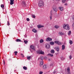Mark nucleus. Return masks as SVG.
<instances>
[{
  "label": "nucleus",
  "instance_id": "nucleus-1",
  "mask_svg": "<svg viewBox=\"0 0 74 74\" xmlns=\"http://www.w3.org/2000/svg\"><path fill=\"white\" fill-rule=\"evenodd\" d=\"M63 27L66 30H69L70 29V27L69 25L66 24H64L63 25Z\"/></svg>",
  "mask_w": 74,
  "mask_h": 74
},
{
  "label": "nucleus",
  "instance_id": "nucleus-32",
  "mask_svg": "<svg viewBox=\"0 0 74 74\" xmlns=\"http://www.w3.org/2000/svg\"><path fill=\"white\" fill-rule=\"evenodd\" d=\"M44 40L43 39H41L40 40V43H43V42Z\"/></svg>",
  "mask_w": 74,
  "mask_h": 74
},
{
  "label": "nucleus",
  "instance_id": "nucleus-13",
  "mask_svg": "<svg viewBox=\"0 0 74 74\" xmlns=\"http://www.w3.org/2000/svg\"><path fill=\"white\" fill-rule=\"evenodd\" d=\"M22 4L23 6L25 7L26 6V3L25 2H22Z\"/></svg>",
  "mask_w": 74,
  "mask_h": 74
},
{
  "label": "nucleus",
  "instance_id": "nucleus-37",
  "mask_svg": "<svg viewBox=\"0 0 74 74\" xmlns=\"http://www.w3.org/2000/svg\"><path fill=\"white\" fill-rule=\"evenodd\" d=\"M14 53L15 55H16L17 53H18V51H14Z\"/></svg>",
  "mask_w": 74,
  "mask_h": 74
},
{
  "label": "nucleus",
  "instance_id": "nucleus-46",
  "mask_svg": "<svg viewBox=\"0 0 74 74\" xmlns=\"http://www.w3.org/2000/svg\"><path fill=\"white\" fill-rule=\"evenodd\" d=\"M65 6H67V3H65Z\"/></svg>",
  "mask_w": 74,
  "mask_h": 74
},
{
  "label": "nucleus",
  "instance_id": "nucleus-33",
  "mask_svg": "<svg viewBox=\"0 0 74 74\" xmlns=\"http://www.w3.org/2000/svg\"><path fill=\"white\" fill-rule=\"evenodd\" d=\"M40 59L42 60L44 59V57L43 56H40Z\"/></svg>",
  "mask_w": 74,
  "mask_h": 74
},
{
  "label": "nucleus",
  "instance_id": "nucleus-15",
  "mask_svg": "<svg viewBox=\"0 0 74 74\" xmlns=\"http://www.w3.org/2000/svg\"><path fill=\"white\" fill-rule=\"evenodd\" d=\"M59 9L61 11H63L64 10L63 7H60Z\"/></svg>",
  "mask_w": 74,
  "mask_h": 74
},
{
  "label": "nucleus",
  "instance_id": "nucleus-7",
  "mask_svg": "<svg viewBox=\"0 0 74 74\" xmlns=\"http://www.w3.org/2000/svg\"><path fill=\"white\" fill-rule=\"evenodd\" d=\"M53 8L54 11H55V12H57L58 9L56 8V6H53Z\"/></svg>",
  "mask_w": 74,
  "mask_h": 74
},
{
  "label": "nucleus",
  "instance_id": "nucleus-52",
  "mask_svg": "<svg viewBox=\"0 0 74 74\" xmlns=\"http://www.w3.org/2000/svg\"><path fill=\"white\" fill-rule=\"evenodd\" d=\"M49 61H50V59H49Z\"/></svg>",
  "mask_w": 74,
  "mask_h": 74
},
{
  "label": "nucleus",
  "instance_id": "nucleus-34",
  "mask_svg": "<svg viewBox=\"0 0 74 74\" xmlns=\"http://www.w3.org/2000/svg\"><path fill=\"white\" fill-rule=\"evenodd\" d=\"M64 59H65V58H64L63 57H61V60H63Z\"/></svg>",
  "mask_w": 74,
  "mask_h": 74
},
{
  "label": "nucleus",
  "instance_id": "nucleus-54",
  "mask_svg": "<svg viewBox=\"0 0 74 74\" xmlns=\"http://www.w3.org/2000/svg\"><path fill=\"white\" fill-rule=\"evenodd\" d=\"M53 1H54V0H53Z\"/></svg>",
  "mask_w": 74,
  "mask_h": 74
},
{
  "label": "nucleus",
  "instance_id": "nucleus-47",
  "mask_svg": "<svg viewBox=\"0 0 74 74\" xmlns=\"http://www.w3.org/2000/svg\"><path fill=\"white\" fill-rule=\"evenodd\" d=\"M56 71H54V72H53V73H56Z\"/></svg>",
  "mask_w": 74,
  "mask_h": 74
},
{
  "label": "nucleus",
  "instance_id": "nucleus-23",
  "mask_svg": "<svg viewBox=\"0 0 74 74\" xmlns=\"http://www.w3.org/2000/svg\"><path fill=\"white\" fill-rule=\"evenodd\" d=\"M62 49L64 50V49L65 48V46L64 45H62Z\"/></svg>",
  "mask_w": 74,
  "mask_h": 74
},
{
  "label": "nucleus",
  "instance_id": "nucleus-48",
  "mask_svg": "<svg viewBox=\"0 0 74 74\" xmlns=\"http://www.w3.org/2000/svg\"><path fill=\"white\" fill-rule=\"evenodd\" d=\"M44 58H47V57H45Z\"/></svg>",
  "mask_w": 74,
  "mask_h": 74
},
{
  "label": "nucleus",
  "instance_id": "nucleus-28",
  "mask_svg": "<svg viewBox=\"0 0 74 74\" xmlns=\"http://www.w3.org/2000/svg\"><path fill=\"white\" fill-rule=\"evenodd\" d=\"M50 43L51 45H53L54 44V43L53 42H51Z\"/></svg>",
  "mask_w": 74,
  "mask_h": 74
},
{
  "label": "nucleus",
  "instance_id": "nucleus-25",
  "mask_svg": "<svg viewBox=\"0 0 74 74\" xmlns=\"http://www.w3.org/2000/svg\"><path fill=\"white\" fill-rule=\"evenodd\" d=\"M59 34H60V35H64V33L63 32H60L59 33Z\"/></svg>",
  "mask_w": 74,
  "mask_h": 74
},
{
  "label": "nucleus",
  "instance_id": "nucleus-30",
  "mask_svg": "<svg viewBox=\"0 0 74 74\" xmlns=\"http://www.w3.org/2000/svg\"><path fill=\"white\" fill-rule=\"evenodd\" d=\"M32 18H36V16L34 14H32Z\"/></svg>",
  "mask_w": 74,
  "mask_h": 74
},
{
  "label": "nucleus",
  "instance_id": "nucleus-27",
  "mask_svg": "<svg viewBox=\"0 0 74 74\" xmlns=\"http://www.w3.org/2000/svg\"><path fill=\"white\" fill-rule=\"evenodd\" d=\"M71 31H69L68 32V34L69 35H70V34H71Z\"/></svg>",
  "mask_w": 74,
  "mask_h": 74
},
{
  "label": "nucleus",
  "instance_id": "nucleus-17",
  "mask_svg": "<svg viewBox=\"0 0 74 74\" xmlns=\"http://www.w3.org/2000/svg\"><path fill=\"white\" fill-rule=\"evenodd\" d=\"M32 31L35 33H36V32H37V30H36L35 29H33L32 30Z\"/></svg>",
  "mask_w": 74,
  "mask_h": 74
},
{
  "label": "nucleus",
  "instance_id": "nucleus-36",
  "mask_svg": "<svg viewBox=\"0 0 74 74\" xmlns=\"http://www.w3.org/2000/svg\"><path fill=\"white\" fill-rule=\"evenodd\" d=\"M53 63H52L50 65V66L51 67H53Z\"/></svg>",
  "mask_w": 74,
  "mask_h": 74
},
{
  "label": "nucleus",
  "instance_id": "nucleus-42",
  "mask_svg": "<svg viewBox=\"0 0 74 74\" xmlns=\"http://www.w3.org/2000/svg\"><path fill=\"white\" fill-rule=\"evenodd\" d=\"M30 20L29 19V18H27V21H29Z\"/></svg>",
  "mask_w": 74,
  "mask_h": 74
},
{
  "label": "nucleus",
  "instance_id": "nucleus-41",
  "mask_svg": "<svg viewBox=\"0 0 74 74\" xmlns=\"http://www.w3.org/2000/svg\"><path fill=\"white\" fill-rule=\"evenodd\" d=\"M72 57V56L71 55L70 56H69V58H70V59H71V58Z\"/></svg>",
  "mask_w": 74,
  "mask_h": 74
},
{
  "label": "nucleus",
  "instance_id": "nucleus-14",
  "mask_svg": "<svg viewBox=\"0 0 74 74\" xmlns=\"http://www.w3.org/2000/svg\"><path fill=\"white\" fill-rule=\"evenodd\" d=\"M67 71H68V74H70V68H69V67H68V68H67Z\"/></svg>",
  "mask_w": 74,
  "mask_h": 74
},
{
  "label": "nucleus",
  "instance_id": "nucleus-9",
  "mask_svg": "<svg viewBox=\"0 0 74 74\" xmlns=\"http://www.w3.org/2000/svg\"><path fill=\"white\" fill-rule=\"evenodd\" d=\"M14 0H10V5H12L13 4H14Z\"/></svg>",
  "mask_w": 74,
  "mask_h": 74
},
{
  "label": "nucleus",
  "instance_id": "nucleus-24",
  "mask_svg": "<svg viewBox=\"0 0 74 74\" xmlns=\"http://www.w3.org/2000/svg\"><path fill=\"white\" fill-rule=\"evenodd\" d=\"M51 53L53 54L54 53L55 51H54V50H51Z\"/></svg>",
  "mask_w": 74,
  "mask_h": 74
},
{
  "label": "nucleus",
  "instance_id": "nucleus-16",
  "mask_svg": "<svg viewBox=\"0 0 74 74\" xmlns=\"http://www.w3.org/2000/svg\"><path fill=\"white\" fill-rule=\"evenodd\" d=\"M1 8H2V9H4V5H1Z\"/></svg>",
  "mask_w": 74,
  "mask_h": 74
},
{
  "label": "nucleus",
  "instance_id": "nucleus-3",
  "mask_svg": "<svg viewBox=\"0 0 74 74\" xmlns=\"http://www.w3.org/2000/svg\"><path fill=\"white\" fill-rule=\"evenodd\" d=\"M36 52L38 54H44V52L41 49L37 50Z\"/></svg>",
  "mask_w": 74,
  "mask_h": 74
},
{
  "label": "nucleus",
  "instance_id": "nucleus-38",
  "mask_svg": "<svg viewBox=\"0 0 74 74\" xmlns=\"http://www.w3.org/2000/svg\"><path fill=\"white\" fill-rule=\"evenodd\" d=\"M43 73V72H42V71H40L39 72V74H42Z\"/></svg>",
  "mask_w": 74,
  "mask_h": 74
},
{
  "label": "nucleus",
  "instance_id": "nucleus-39",
  "mask_svg": "<svg viewBox=\"0 0 74 74\" xmlns=\"http://www.w3.org/2000/svg\"><path fill=\"white\" fill-rule=\"evenodd\" d=\"M7 25H10V23L9 22V21H8V23H7Z\"/></svg>",
  "mask_w": 74,
  "mask_h": 74
},
{
  "label": "nucleus",
  "instance_id": "nucleus-18",
  "mask_svg": "<svg viewBox=\"0 0 74 74\" xmlns=\"http://www.w3.org/2000/svg\"><path fill=\"white\" fill-rule=\"evenodd\" d=\"M47 67L46 65H44L43 66V69H45Z\"/></svg>",
  "mask_w": 74,
  "mask_h": 74
},
{
  "label": "nucleus",
  "instance_id": "nucleus-20",
  "mask_svg": "<svg viewBox=\"0 0 74 74\" xmlns=\"http://www.w3.org/2000/svg\"><path fill=\"white\" fill-rule=\"evenodd\" d=\"M43 64V61H41L40 62V65H42Z\"/></svg>",
  "mask_w": 74,
  "mask_h": 74
},
{
  "label": "nucleus",
  "instance_id": "nucleus-21",
  "mask_svg": "<svg viewBox=\"0 0 74 74\" xmlns=\"http://www.w3.org/2000/svg\"><path fill=\"white\" fill-rule=\"evenodd\" d=\"M23 69H25V70H27V68L26 66H24L23 67Z\"/></svg>",
  "mask_w": 74,
  "mask_h": 74
},
{
  "label": "nucleus",
  "instance_id": "nucleus-2",
  "mask_svg": "<svg viewBox=\"0 0 74 74\" xmlns=\"http://www.w3.org/2000/svg\"><path fill=\"white\" fill-rule=\"evenodd\" d=\"M44 5V3L42 0L40 1L38 3V6L39 7H42Z\"/></svg>",
  "mask_w": 74,
  "mask_h": 74
},
{
  "label": "nucleus",
  "instance_id": "nucleus-12",
  "mask_svg": "<svg viewBox=\"0 0 74 74\" xmlns=\"http://www.w3.org/2000/svg\"><path fill=\"white\" fill-rule=\"evenodd\" d=\"M55 49H56L57 51H59L60 49L59 47H56L55 48Z\"/></svg>",
  "mask_w": 74,
  "mask_h": 74
},
{
  "label": "nucleus",
  "instance_id": "nucleus-8",
  "mask_svg": "<svg viewBox=\"0 0 74 74\" xmlns=\"http://www.w3.org/2000/svg\"><path fill=\"white\" fill-rule=\"evenodd\" d=\"M45 47L47 49H49L50 45L48 44V43H46L45 45Z\"/></svg>",
  "mask_w": 74,
  "mask_h": 74
},
{
  "label": "nucleus",
  "instance_id": "nucleus-53",
  "mask_svg": "<svg viewBox=\"0 0 74 74\" xmlns=\"http://www.w3.org/2000/svg\"><path fill=\"white\" fill-rule=\"evenodd\" d=\"M1 25V23H0V26Z\"/></svg>",
  "mask_w": 74,
  "mask_h": 74
},
{
  "label": "nucleus",
  "instance_id": "nucleus-26",
  "mask_svg": "<svg viewBox=\"0 0 74 74\" xmlns=\"http://www.w3.org/2000/svg\"><path fill=\"white\" fill-rule=\"evenodd\" d=\"M27 59L28 60H30L31 57L30 56H28V57H27Z\"/></svg>",
  "mask_w": 74,
  "mask_h": 74
},
{
  "label": "nucleus",
  "instance_id": "nucleus-35",
  "mask_svg": "<svg viewBox=\"0 0 74 74\" xmlns=\"http://www.w3.org/2000/svg\"><path fill=\"white\" fill-rule=\"evenodd\" d=\"M66 0H62V3H64L66 2Z\"/></svg>",
  "mask_w": 74,
  "mask_h": 74
},
{
  "label": "nucleus",
  "instance_id": "nucleus-29",
  "mask_svg": "<svg viewBox=\"0 0 74 74\" xmlns=\"http://www.w3.org/2000/svg\"><path fill=\"white\" fill-rule=\"evenodd\" d=\"M16 42H21V40L19 39H17L16 40Z\"/></svg>",
  "mask_w": 74,
  "mask_h": 74
},
{
  "label": "nucleus",
  "instance_id": "nucleus-44",
  "mask_svg": "<svg viewBox=\"0 0 74 74\" xmlns=\"http://www.w3.org/2000/svg\"><path fill=\"white\" fill-rule=\"evenodd\" d=\"M73 20H74V16H73L72 17Z\"/></svg>",
  "mask_w": 74,
  "mask_h": 74
},
{
  "label": "nucleus",
  "instance_id": "nucleus-40",
  "mask_svg": "<svg viewBox=\"0 0 74 74\" xmlns=\"http://www.w3.org/2000/svg\"><path fill=\"white\" fill-rule=\"evenodd\" d=\"M24 42L26 44L28 42V41H27V40H24Z\"/></svg>",
  "mask_w": 74,
  "mask_h": 74
},
{
  "label": "nucleus",
  "instance_id": "nucleus-4",
  "mask_svg": "<svg viewBox=\"0 0 74 74\" xmlns=\"http://www.w3.org/2000/svg\"><path fill=\"white\" fill-rule=\"evenodd\" d=\"M52 10H51L50 12V16L49 17L50 20H51L52 18V16L53 14H52Z\"/></svg>",
  "mask_w": 74,
  "mask_h": 74
},
{
  "label": "nucleus",
  "instance_id": "nucleus-50",
  "mask_svg": "<svg viewBox=\"0 0 74 74\" xmlns=\"http://www.w3.org/2000/svg\"><path fill=\"white\" fill-rule=\"evenodd\" d=\"M73 26H74V23H73Z\"/></svg>",
  "mask_w": 74,
  "mask_h": 74
},
{
  "label": "nucleus",
  "instance_id": "nucleus-11",
  "mask_svg": "<svg viewBox=\"0 0 74 74\" xmlns=\"http://www.w3.org/2000/svg\"><path fill=\"white\" fill-rule=\"evenodd\" d=\"M44 27V25H38L37 26L38 28H40L42 27Z\"/></svg>",
  "mask_w": 74,
  "mask_h": 74
},
{
  "label": "nucleus",
  "instance_id": "nucleus-5",
  "mask_svg": "<svg viewBox=\"0 0 74 74\" xmlns=\"http://www.w3.org/2000/svg\"><path fill=\"white\" fill-rule=\"evenodd\" d=\"M30 48L33 50H34V51H36V47H35V46L31 45L30 46Z\"/></svg>",
  "mask_w": 74,
  "mask_h": 74
},
{
  "label": "nucleus",
  "instance_id": "nucleus-22",
  "mask_svg": "<svg viewBox=\"0 0 74 74\" xmlns=\"http://www.w3.org/2000/svg\"><path fill=\"white\" fill-rule=\"evenodd\" d=\"M55 27L56 28L58 29L59 28L60 26H58V25H55Z\"/></svg>",
  "mask_w": 74,
  "mask_h": 74
},
{
  "label": "nucleus",
  "instance_id": "nucleus-49",
  "mask_svg": "<svg viewBox=\"0 0 74 74\" xmlns=\"http://www.w3.org/2000/svg\"><path fill=\"white\" fill-rule=\"evenodd\" d=\"M56 1H60V0H56Z\"/></svg>",
  "mask_w": 74,
  "mask_h": 74
},
{
  "label": "nucleus",
  "instance_id": "nucleus-6",
  "mask_svg": "<svg viewBox=\"0 0 74 74\" xmlns=\"http://www.w3.org/2000/svg\"><path fill=\"white\" fill-rule=\"evenodd\" d=\"M54 42L56 44H58V45H62L63 44L62 43L60 42L59 41H55Z\"/></svg>",
  "mask_w": 74,
  "mask_h": 74
},
{
  "label": "nucleus",
  "instance_id": "nucleus-43",
  "mask_svg": "<svg viewBox=\"0 0 74 74\" xmlns=\"http://www.w3.org/2000/svg\"><path fill=\"white\" fill-rule=\"evenodd\" d=\"M21 56H22V57H24V56H23V54H21Z\"/></svg>",
  "mask_w": 74,
  "mask_h": 74
},
{
  "label": "nucleus",
  "instance_id": "nucleus-31",
  "mask_svg": "<svg viewBox=\"0 0 74 74\" xmlns=\"http://www.w3.org/2000/svg\"><path fill=\"white\" fill-rule=\"evenodd\" d=\"M48 55L49 56H51V57H53V54H49Z\"/></svg>",
  "mask_w": 74,
  "mask_h": 74
},
{
  "label": "nucleus",
  "instance_id": "nucleus-10",
  "mask_svg": "<svg viewBox=\"0 0 74 74\" xmlns=\"http://www.w3.org/2000/svg\"><path fill=\"white\" fill-rule=\"evenodd\" d=\"M46 41H51L52 40V39L50 38H47V39H46Z\"/></svg>",
  "mask_w": 74,
  "mask_h": 74
},
{
  "label": "nucleus",
  "instance_id": "nucleus-19",
  "mask_svg": "<svg viewBox=\"0 0 74 74\" xmlns=\"http://www.w3.org/2000/svg\"><path fill=\"white\" fill-rule=\"evenodd\" d=\"M69 43L70 45H72V44L73 43V42L71 40H70Z\"/></svg>",
  "mask_w": 74,
  "mask_h": 74
},
{
  "label": "nucleus",
  "instance_id": "nucleus-45",
  "mask_svg": "<svg viewBox=\"0 0 74 74\" xmlns=\"http://www.w3.org/2000/svg\"><path fill=\"white\" fill-rule=\"evenodd\" d=\"M3 64H4V65H5V61H3Z\"/></svg>",
  "mask_w": 74,
  "mask_h": 74
},
{
  "label": "nucleus",
  "instance_id": "nucleus-51",
  "mask_svg": "<svg viewBox=\"0 0 74 74\" xmlns=\"http://www.w3.org/2000/svg\"><path fill=\"white\" fill-rule=\"evenodd\" d=\"M40 59V58H38V60H39Z\"/></svg>",
  "mask_w": 74,
  "mask_h": 74
}]
</instances>
